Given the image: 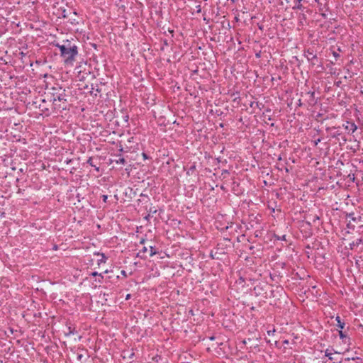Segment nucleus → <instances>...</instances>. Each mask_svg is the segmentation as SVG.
<instances>
[{
	"label": "nucleus",
	"instance_id": "nucleus-9",
	"mask_svg": "<svg viewBox=\"0 0 363 363\" xmlns=\"http://www.w3.org/2000/svg\"><path fill=\"white\" fill-rule=\"evenodd\" d=\"M77 12L76 11H73V12H71L69 13V16L68 18V21L72 24V25H78L79 24V21L77 20Z\"/></svg>",
	"mask_w": 363,
	"mask_h": 363
},
{
	"label": "nucleus",
	"instance_id": "nucleus-32",
	"mask_svg": "<svg viewBox=\"0 0 363 363\" xmlns=\"http://www.w3.org/2000/svg\"><path fill=\"white\" fill-rule=\"evenodd\" d=\"M151 217V214L148 213L146 216H145V219L147 220H149L150 218Z\"/></svg>",
	"mask_w": 363,
	"mask_h": 363
},
{
	"label": "nucleus",
	"instance_id": "nucleus-27",
	"mask_svg": "<svg viewBox=\"0 0 363 363\" xmlns=\"http://www.w3.org/2000/svg\"><path fill=\"white\" fill-rule=\"evenodd\" d=\"M321 141L320 138L317 139L314 141V145L316 146Z\"/></svg>",
	"mask_w": 363,
	"mask_h": 363
},
{
	"label": "nucleus",
	"instance_id": "nucleus-19",
	"mask_svg": "<svg viewBox=\"0 0 363 363\" xmlns=\"http://www.w3.org/2000/svg\"><path fill=\"white\" fill-rule=\"evenodd\" d=\"M157 252L155 250V248L152 246H150V256L152 257L153 255H156Z\"/></svg>",
	"mask_w": 363,
	"mask_h": 363
},
{
	"label": "nucleus",
	"instance_id": "nucleus-1",
	"mask_svg": "<svg viewBox=\"0 0 363 363\" xmlns=\"http://www.w3.org/2000/svg\"><path fill=\"white\" fill-rule=\"evenodd\" d=\"M47 96L48 101L52 102L54 106L56 107L57 113L67 109V96L65 94V90L62 88L52 87V91L47 92Z\"/></svg>",
	"mask_w": 363,
	"mask_h": 363
},
{
	"label": "nucleus",
	"instance_id": "nucleus-26",
	"mask_svg": "<svg viewBox=\"0 0 363 363\" xmlns=\"http://www.w3.org/2000/svg\"><path fill=\"white\" fill-rule=\"evenodd\" d=\"M157 213V210L156 209H152V208L150 209L149 211V213Z\"/></svg>",
	"mask_w": 363,
	"mask_h": 363
},
{
	"label": "nucleus",
	"instance_id": "nucleus-22",
	"mask_svg": "<svg viewBox=\"0 0 363 363\" xmlns=\"http://www.w3.org/2000/svg\"><path fill=\"white\" fill-rule=\"evenodd\" d=\"M302 7H303L302 4H300V3H298L297 5L294 6L293 7V9H294V10H295V9H302Z\"/></svg>",
	"mask_w": 363,
	"mask_h": 363
},
{
	"label": "nucleus",
	"instance_id": "nucleus-7",
	"mask_svg": "<svg viewBox=\"0 0 363 363\" xmlns=\"http://www.w3.org/2000/svg\"><path fill=\"white\" fill-rule=\"evenodd\" d=\"M340 338L342 340V342L347 345L350 344V337L348 336L346 330H340L338 331Z\"/></svg>",
	"mask_w": 363,
	"mask_h": 363
},
{
	"label": "nucleus",
	"instance_id": "nucleus-44",
	"mask_svg": "<svg viewBox=\"0 0 363 363\" xmlns=\"http://www.w3.org/2000/svg\"><path fill=\"white\" fill-rule=\"evenodd\" d=\"M98 281H99V283H101V279H99L98 280Z\"/></svg>",
	"mask_w": 363,
	"mask_h": 363
},
{
	"label": "nucleus",
	"instance_id": "nucleus-11",
	"mask_svg": "<svg viewBox=\"0 0 363 363\" xmlns=\"http://www.w3.org/2000/svg\"><path fill=\"white\" fill-rule=\"evenodd\" d=\"M101 91V89L99 88L98 84H96L95 86L94 84H91V90L90 91L91 95H94L95 96H97V93H100Z\"/></svg>",
	"mask_w": 363,
	"mask_h": 363
},
{
	"label": "nucleus",
	"instance_id": "nucleus-33",
	"mask_svg": "<svg viewBox=\"0 0 363 363\" xmlns=\"http://www.w3.org/2000/svg\"><path fill=\"white\" fill-rule=\"evenodd\" d=\"M334 57L337 59L338 57H340V55L337 53L336 52H333Z\"/></svg>",
	"mask_w": 363,
	"mask_h": 363
},
{
	"label": "nucleus",
	"instance_id": "nucleus-42",
	"mask_svg": "<svg viewBox=\"0 0 363 363\" xmlns=\"http://www.w3.org/2000/svg\"><path fill=\"white\" fill-rule=\"evenodd\" d=\"M119 150H120V152H123V147H121Z\"/></svg>",
	"mask_w": 363,
	"mask_h": 363
},
{
	"label": "nucleus",
	"instance_id": "nucleus-4",
	"mask_svg": "<svg viewBox=\"0 0 363 363\" xmlns=\"http://www.w3.org/2000/svg\"><path fill=\"white\" fill-rule=\"evenodd\" d=\"M47 92L43 95V99H40L38 106H37L42 114L45 116H50L56 112V107L54 106L52 102H48L47 100Z\"/></svg>",
	"mask_w": 363,
	"mask_h": 363
},
{
	"label": "nucleus",
	"instance_id": "nucleus-28",
	"mask_svg": "<svg viewBox=\"0 0 363 363\" xmlns=\"http://www.w3.org/2000/svg\"><path fill=\"white\" fill-rule=\"evenodd\" d=\"M196 9H197V12L199 13L201 11V5H198L196 6Z\"/></svg>",
	"mask_w": 363,
	"mask_h": 363
},
{
	"label": "nucleus",
	"instance_id": "nucleus-5",
	"mask_svg": "<svg viewBox=\"0 0 363 363\" xmlns=\"http://www.w3.org/2000/svg\"><path fill=\"white\" fill-rule=\"evenodd\" d=\"M346 218L351 219L355 226L357 225L358 233L363 234V214L355 213L354 212L347 213Z\"/></svg>",
	"mask_w": 363,
	"mask_h": 363
},
{
	"label": "nucleus",
	"instance_id": "nucleus-30",
	"mask_svg": "<svg viewBox=\"0 0 363 363\" xmlns=\"http://www.w3.org/2000/svg\"><path fill=\"white\" fill-rule=\"evenodd\" d=\"M106 257L104 256V254H102V259H100V262H106Z\"/></svg>",
	"mask_w": 363,
	"mask_h": 363
},
{
	"label": "nucleus",
	"instance_id": "nucleus-24",
	"mask_svg": "<svg viewBox=\"0 0 363 363\" xmlns=\"http://www.w3.org/2000/svg\"><path fill=\"white\" fill-rule=\"evenodd\" d=\"M149 251V249H147V247H143V248L140 251L139 253H145Z\"/></svg>",
	"mask_w": 363,
	"mask_h": 363
},
{
	"label": "nucleus",
	"instance_id": "nucleus-31",
	"mask_svg": "<svg viewBox=\"0 0 363 363\" xmlns=\"http://www.w3.org/2000/svg\"><path fill=\"white\" fill-rule=\"evenodd\" d=\"M142 155H143V157L144 158V160H147L148 158L147 154L145 152H143Z\"/></svg>",
	"mask_w": 363,
	"mask_h": 363
},
{
	"label": "nucleus",
	"instance_id": "nucleus-46",
	"mask_svg": "<svg viewBox=\"0 0 363 363\" xmlns=\"http://www.w3.org/2000/svg\"><path fill=\"white\" fill-rule=\"evenodd\" d=\"M253 247H254L253 246H251V247H250V250H252V249H253Z\"/></svg>",
	"mask_w": 363,
	"mask_h": 363
},
{
	"label": "nucleus",
	"instance_id": "nucleus-43",
	"mask_svg": "<svg viewBox=\"0 0 363 363\" xmlns=\"http://www.w3.org/2000/svg\"><path fill=\"white\" fill-rule=\"evenodd\" d=\"M214 338H215L214 337H211L210 340H214Z\"/></svg>",
	"mask_w": 363,
	"mask_h": 363
},
{
	"label": "nucleus",
	"instance_id": "nucleus-36",
	"mask_svg": "<svg viewBox=\"0 0 363 363\" xmlns=\"http://www.w3.org/2000/svg\"><path fill=\"white\" fill-rule=\"evenodd\" d=\"M308 94L311 96V97H313V98L314 97L315 93L313 91H312V92L309 91Z\"/></svg>",
	"mask_w": 363,
	"mask_h": 363
},
{
	"label": "nucleus",
	"instance_id": "nucleus-34",
	"mask_svg": "<svg viewBox=\"0 0 363 363\" xmlns=\"http://www.w3.org/2000/svg\"><path fill=\"white\" fill-rule=\"evenodd\" d=\"M121 273V274L123 276H124L125 277H127V274H126V272L125 270H122Z\"/></svg>",
	"mask_w": 363,
	"mask_h": 363
},
{
	"label": "nucleus",
	"instance_id": "nucleus-10",
	"mask_svg": "<svg viewBox=\"0 0 363 363\" xmlns=\"http://www.w3.org/2000/svg\"><path fill=\"white\" fill-rule=\"evenodd\" d=\"M335 320L337 322V324H336V326L339 328H340V330H343L345 328V323L344 320H342L341 319V318L339 316V315H337L336 318H335Z\"/></svg>",
	"mask_w": 363,
	"mask_h": 363
},
{
	"label": "nucleus",
	"instance_id": "nucleus-37",
	"mask_svg": "<svg viewBox=\"0 0 363 363\" xmlns=\"http://www.w3.org/2000/svg\"><path fill=\"white\" fill-rule=\"evenodd\" d=\"M130 296H131V295H130V294H127V296H126V297H125V299H126V300L130 299Z\"/></svg>",
	"mask_w": 363,
	"mask_h": 363
},
{
	"label": "nucleus",
	"instance_id": "nucleus-6",
	"mask_svg": "<svg viewBox=\"0 0 363 363\" xmlns=\"http://www.w3.org/2000/svg\"><path fill=\"white\" fill-rule=\"evenodd\" d=\"M306 57L312 65H318V64H320L317 55L310 50L306 52Z\"/></svg>",
	"mask_w": 363,
	"mask_h": 363
},
{
	"label": "nucleus",
	"instance_id": "nucleus-25",
	"mask_svg": "<svg viewBox=\"0 0 363 363\" xmlns=\"http://www.w3.org/2000/svg\"><path fill=\"white\" fill-rule=\"evenodd\" d=\"M102 199H103L104 202L106 203L107 201V199H108V196L107 195H103L102 196Z\"/></svg>",
	"mask_w": 363,
	"mask_h": 363
},
{
	"label": "nucleus",
	"instance_id": "nucleus-41",
	"mask_svg": "<svg viewBox=\"0 0 363 363\" xmlns=\"http://www.w3.org/2000/svg\"><path fill=\"white\" fill-rule=\"evenodd\" d=\"M72 333V331L71 330V328L69 327V334H70V333Z\"/></svg>",
	"mask_w": 363,
	"mask_h": 363
},
{
	"label": "nucleus",
	"instance_id": "nucleus-35",
	"mask_svg": "<svg viewBox=\"0 0 363 363\" xmlns=\"http://www.w3.org/2000/svg\"><path fill=\"white\" fill-rule=\"evenodd\" d=\"M274 332H275V330H269V331H267V333H268L269 335H270L274 334Z\"/></svg>",
	"mask_w": 363,
	"mask_h": 363
},
{
	"label": "nucleus",
	"instance_id": "nucleus-2",
	"mask_svg": "<svg viewBox=\"0 0 363 363\" xmlns=\"http://www.w3.org/2000/svg\"><path fill=\"white\" fill-rule=\"evenodd\" d=\"M54 45L60 49V55L63 58L65 64L72 65L78 55V47L69 40L64 41L62 45L60 43Z\"/></svg>",
	"mask_w": 363,
	"mask_h": 363
},
{
	"label": "nucleus",
	"instance_id": "nucleus-14",
	"mask_svg": "<svg viewBox=\"0 0 363 363\" xmlns=\"http://www.w3.org/2000/svg\"><path fill=\"white\" fill-rule=\"evenodd\" d=\"M362 242H363V240L361 238L357 239L355 241H354L350 244V248L351 250H353L355 247L359 246Z\"/></svg>",
	"mask_w": 363,
	"mask_h": 363
},
{
	"label": "nucleus",
	"instance_id": "nucleus-23",
	"mask_svg": "<svg viewBox=\"0 0 363 363\" xmlns=\"http://www.w3.org/2000/svg\"><path fill=\"white\" fill-rule=\"evenodd\" d=\"M69 16V13L67 14L66 11L64 10L63 12H62V17L65 18H68Z\"/></svg>",
	"mask_w": 363,
	"mask_h": 363
},
{
	"label": "nucleus",
	"instance_id": "nucleus-39",
	"mask_svg": "<svg viewBox=\"0 0 363 363\" xmlns=\"http://www.w3.org/2000/svg\"><path fill=\"white\" fill-rule=\"evenodd\" d=\"M77 357H78V359H82V354H79Z\"/></svg>",
	"mask_w": 363,
	"mask_h": 363
},
{
	"label": "nucleus",
	"instance_id": "nucleus-38",
	"mask_svg": "<svg viewBox=\"0 0 363 363\" xmlns=\"http://www.w3.org/2000/svg\"><path fill=\"white\" fill-rule=\"evenodd\" d=\"M283 343L285 344V345H287V344H289V340H284Z\"/></svg>",
	"mask_w": 363,
	"mask_h": 363
},
{
	"label": "nucleus",
	"instance_id": "nucleus-18",
	"mask_svg": "<svg viewBox=\"0 0 363 363\" xmlns=\"http://www.w3.org/2000/svg\"><path fill=\"white\" fill-rule=\"evenodd\" d=\"M274 238H275V240H286V235H283L281 236L274 235Z\"/></svg>",
	"mask_w": 363,
	"mask_h": 363
},
{
	"label": "nucleus",
	"instance_id": "nucleus-8",
	"mask_svg": "<svg viewBox=\"0 0 363 363\" xmlns=\"http://www.w3.org/2000/svg\"><path fill=\"white\" fill-rule=\"evenodd\" d=\"M343 126L346 130L352 133H354L357 129V126L354 122L347 121L346 125H343Z\"/></svg>",
	"mask_w": 363,
	"mask_h": 363
},
{
	"label": "nucleus",
	"instance_id": "nucleus-16",
	"mask_svg": "<svg viewBox=\"0 0 363 363\" xmlns=\"http://www.w3.org/2000/svg\"><path fill=\"white\" fill-rule=\"evenodd\" d=\"M347 228L348 229L354 230L355 229V225L353 223V222L350 219L349 222L347 224Z\"/></svg>",
	"mask_w": 363,
	"mask_h": 363
},
{
	"label": "nucleus",
	"instance_id": "nucleus-20",
	"mask_svg": "<svg viewBox=\"0 0 363 363\" xmlns=\"http://www.w3.org/2000/svg\"><path fill=\"white\" fill-rule=\"evenodd\" d=\"M325 355L328 357L330 360H332V359H333V354L331 352H329L328 350L325 351Z\"/></svg>",
	"mask_w": 363,
	"mask_h": 363
},
{
	"label": "nucleus",
	"instance_id": "nucleus-3",
	"mask_svg": "<svg viewBox=\"0 0 363 363\" xmlns=\"http://www.w3.org/2000/svg\"><path fill=\"white\" fill-rule=\"evenodd\" d=\"M264 287H268V286L267 284L263 286L260 283L257 284L253 289V291H254L255 296H262L265 298H269L271 297H275V293L280 294L284 291L283 289L281 287L277 286L275 290H274L271 287V289L269 290V294H268V292L267 291L263 292L264 290Z\"/></svg>",
	"mask_w": 363,
	"mask_h": 363
},
{
	"label": "nucleus",
	"instance_id": "nucleus-40",
	"mask_svg": "<svg viewBox=\"0 0 363 363\" xmlns=\"http://www.w3.org/2000/svg\"><path fill=\"white\" fill-rule=\"evenodd\" d=\"M145 242V240L144 239H142L141 241H140V243L141 244H143Z\"/></svg>",
	"mask_w": 363,
	"mask_h": 363
},
{
	"label": "nucleus",
	"instance_id": "nucleus-15",
	"mask_svg": "<svg viewBox=\"0 0 363 363\" xmlns=\"http://www.w3.org/2000/svg\"><path fill=\"white\" fill-rule=\"evenodd\" d=\"M196 173V165L194 164H192L186 171L187 175H193Z\"/></svg>",
	"mask_w": 363,
	"mask_h": 363
},
{
	"label": "nucleus",
	"instance_id": "nucleus-45",
	"mask_svg": "<svg viewBox=\"0 0 363 363\" xmlns=\"http://www.w3.org/2000/svg\"><path fill=\"white\" fill-rule=\"evenodd\" d=\"M242 342H243V344H246V340H244L242 341Z\"/></svg>",
	"mask_w": 363,
	"mask_h": 363
},
{
	"label": "nucleus",
	"instance_id": "nucleus-13",
	"mask_svg": "<svg viewBox=\"0 0 363 363\" xmlns=\"http://www.w3.org/2000/svg\"><path fill=\"white\" fill-rule=\"evenodd\" d=\"M87 163L91 167H94L96 171L99 170V167H98L99 162H96L93 157H89L87 160Z\"/></svg>",
	"mask_w": 363,
	"mask_h": 363
},
{
	"label": "nucleus",
	"instance_id": "nucleus-12",
	"mask_svg": "<svg viewBox=\"0 0 363 363\" xmlns=\"http://www.w3.org/2000/svg\"><path fill=\"white\" fill-rule=\"evenodd\" d=\"M117 158L112 160V162H116V164H120L124 165L126 163L125 160L121 155L116 156Z\"/></svg>",
	"mask_w": 363,
	"mask_h": 363
},
{
	"label": "nucleus",
	"instance_id": "nucleus-29",
	"mask_svg": "<svg viewBox=\"0 0 363 363\" xmlns=\"http://www.w3.org/2000/svg\"><path fill=\"white\" fill-rule=\"evenodd\" d=\"M229 174L228 170H227V169H223V170L222 171V174H222V175H224V174Z\"/></svg>",
	"mask_w": 363,
	"mask_h": 363
},
{
	"label": "nucleus",
	"instance_id": "nucleus-17",
	"mask_svg": "<svg viewBox=\"0 0 363 363\" xmlns=\"http://www.w3.org/2000/svg\"><path fill=\"white\" fill-rule=\"evenodd\" d=\"M260 105L262 106H263V105L262 104L259 103L258 101H252L250 103V107H252V108L256 106V107L259 108V109H261Z\"/></svg>",
	"mask_w": 363,
	"mask_h": 363
},
{
	"label": "nucleus",
	"instance_id": "nucleus-47",
	"mask_svg": "<svg viewBox=\"0 0 363 363\" xmlns=\"http://www.w3.org/2000/svg\"><path fill=\"white\" fill-rule=\"evenodd\" d=\"M0 363H4L2 360H0Z\"/></svg>",
	"mask_w": 363,
	"mask_h": 363
},
{
	"label": "nucleus",
	"instance_id": "nucleus-21",
	"mask_svg": "<svg viewBox=\"0 0 363 363\" xmlns=\"http://www.w3.org/2000/svg\"><path fill=\"white\" fill-rule=\"evenodd\" d=\"M91 276H93V277H96V276L101 277V279H103V278H104V277H103L102 274H99V273H98L97 272H92V273L91 274Z\"/></svg>",
	"mask_w": 363,
	"mask_h": 363
}]
</instances>
